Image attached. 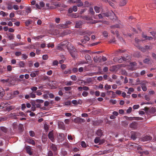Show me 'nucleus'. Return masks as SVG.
<instances>
[{"mask_svg":"<svg viewBox=\"0 0 156 156\" xmlns=\"http://www.w3.org/2000/svg\"><path fill=\"white\" fill-rule=\"evenodd\" d=\"M147 83L146 81H143L140 83L141 86H146V84Z\"/></svg>","mask_w":156,"mask_h":156,"instance_id":"40","label":"nucleus"},{"mask_svg":"<svg viewBox=\"0 0 156 156\" xmlns=\"http://www.w3.org/2000/svg\"><path fill=\"white\" fill-rule=\"evenodd\" d=\"M131 138L133 139V140L136 139L137 138L136 136V134L135 133L133 132V133L131 136Z\"/></svg>","mask_w":156,"mask_h":156,"instance_id":"24","label":"nucleus"},{"mask_svg":"<svg viewBox=\"0 0 156 156\" xmlns=\"http://www.w3.org/2000/svg\"><path fill=\"white\" fill-rule=\"evenodd\" d=\"M94 143L96 144H98V143H100V139L99 137H96L94 139Z\"/></svg>","mask_w":156,"mask_h":156,"instance_id":"34","label":"nucleus"},{"mask_svg":"<svg viewBox=\"0 0 156 156\" xmlns=\"http://www.w3.org/2000/svg\"><path fill=\"white\" fill-rule=\"evenodd\" d=\"M72 73L71 70V69H69L66 70L64 71V73L65 74H71Z\"/></svg>","mask_w":156,"mask_h":156,"instance_id":"25","label":"nucleus"},{"mask_svg":"<svg viewBox=\"0 0 156 156\" xmlns=\"http://www.w3.org/2000/svg\"><path fill=\"white\" fill-rule=\"evenodd\" d=\"M83 38H84V40H85L86 41H87V42L88 41H89L90 40V38L88 37L87 36H84L83 37Z\"/></svg>","mask_w":156,"mask_h":156,"instance_id":"42","label":"nucleus"},{"mask_svg":"<svg viewBox=\"0 0 156 156\" xmlns=\"http://www.w3.org/2000/svg\"><path fill=\"white\" fill-rule=\"evenodd\" d=\"M26 151L27 153L30 155H31L32 154V153L31 150V148L29 146H27L26 148Z\"/></svg>","mask_w":156,"mask_h":156,"instance_id":"8","label":"nucleus"},{"mask_svg":"<svg viewBox=\"0 0 156 156\" xmlns=\"http://www.w3.org/2000/svg\"><path fill=\"white\" fill-rule=\"evenodd\" d=\"M151 61V59L150 58H146L144 60L143 62L145 64H149Z\"/></svg>","mask_w":156,"mask_h":156,"instance_id":"16","label":"nucleus"},{"mask_svg":"<svg viewBox=\"0 0 156 156\" xmlns=\"http://www.w3.org/2000/svg\"><path fill=\"white\" fill-rule=\"evenodd\" d=\"M85 58L88 62H90L91 61V57L88 54H87L85 55Z\"/></svg>","mask_w":156,"mask_h":156,"instance_id":"12","label":"nucleus"},{"mask_svg":"<svg viewBox=\"0 0 156 156\" xmlns=\"http://www.w3.org/2000/svg\"><path fill=\"white\" fill-rule=\"evenodd\" d=\"M82 22L80 21H78L76 22L75 27L77 28H80L82 27Z\"/></svg>","mask_w":156,"mask_h":156,"instance_id":"6","label":"nucleus"},{"mask_svg":"<svg viewBox=\"0 0 156 156\" xmlns=\"http://www.w3.org/2000/svg\"><path fill=\"white\" fill-rule=\"evenodd\" d=\"M25 44V43L22 42H20V43H15L13 45L15 46H18L20 45H23Z\"/></svg>","mask_w":156,"mask_h":156,"instance_id":"20","label":"nucleus"},{"mask_svg":"<svg viewBox=\"0 0 156 156\" xmlns=\"http://www.w3.org/2000/svg\"><path fill=\"white\" fill-rule=\"evenodd\" d=\"M0 129L4 133H6L7 131V129L4 126L0 127Z\"/></svg>","mask_w":156,"mask_h":156,"instance_id":"19","label":"nucleus"},{"mask_svg":"<svg viewBox=\"0 0 156 156\" xmlns=\"http://www.w3.org/2000/svg\"><path fill=\"white\" fill-rule=\"evenodd\" d=\"M139 105H135L133 106V108L134 109H136L139 108Z\"/></svg>","mask_w":156,"mask_h":156,"instance_id":"60","label":"nucleus"},{"mask_svg":"<svg viewBox=\"0 0 156 156\" xmlns=\"http://www.w3.org/2000/svg\"><path fill=\"white\" fill-rule=\"evenodd\" d=\"M96 134L98 136H101L102 135V130L101 129L98 130L97 131Z\"/></svg>","mask_w":156,"mask_h":156,"instance_id":"23","label":"nucleus"},{"mask_svg":"<svg viewBox=\"0 0 156 156\" xmlns=\"http://www.w3.org/2000/svg\"><path fill=\"white\" fill-rule=\"evenodd\" d=\"M81 145L83 147H87L86 143L84 141H82L81 142Z\"/></svg>","mask_w":156,"mask_h":156,"instance_id":"41","label":"nucleus"},{"mask_svg":"<svg viewBox=\"0 0 156 156\" xmlns=\"http://www.w3.org/2000/svg\"><path fill=\"white\" fill-rule=\"evenodd\" d=\"M110 102L112 103L113 104H115L116 103V101L115 100L111 99L110 100Z\"/></svg>","mask_w":156,"mask_h":156,"instance_id":"58","label":"nucleus"},{"mask_svg":"<svg viewBox=\"0 0 156 156\" xmlns=\"http://www.w3.org/2000/svg\"><path fill=\"white\" fill-rule=\"evenodd\" d=\"M34 66L35 67L37 68L39 67L40 66L39 63L38 62H37L36 63H35L34 64Z\"/></svg>","mask_w":156,"mask_h":156,"instance_id":"63","label":"nucleus"},{"mask_svg":"<svg viewBox=\"0 0 156 156\" xmlns=\"http://www.w3.org/2000/svg\"><path fill=\"white\" fill-rule=\"evenodd\" d=\"M58 142H62L64 140V135L63 133H59L58 136Z\"/></svg>","mask_w":156,"mask_h":156,"instance_id":"3","label":"nucleus"},{"mask_svg":"<svg viewBox=\"0 0 156 156\" xmlns=\"http://www.w3.org/2000/svg\"><path fill=\"white\" fill-rule=\"evenodd\" d=\"M126 61V58L125 57H122V56H121V58H120V59H118V61L119 63H121L123 61Z\"/></svg>","mask_w":156,"mask_h":156,"instance_id":"22","label":"nucleus"},{"mask_svg":"<svg viewBox=\"0 0 156 156\" xmlns=\"http://www.w3.org/2000/svg\"><path fill=\"white\" fill-rule=\"evenodd\" d=\"M16 114V115H20L23 116H26L24 113L22 112H18L17 114Z\"/></svg>","mask_w":156,"mask_h":156,"instance_id":"29","label":"nucleus"},{"mask_svg":"<svg viewBox=\"0 0 156 156\" xmlns=\"http://www.w3.org/2000/svg\"><path fill=\"white\" fill-rule=\"evenodd\" d=\"M13 9L16 10H17L19 9V6L17 5H13Z\"/></svg>","mask_w":156,"mask_h":156,"instance_id":"61","label":"nucleus"},{"mask_svg":"<svg viewBox=\"0 0 156 156\" xmlns=\"http://www.w3.org/2000/svg\"><path fill=\"white\" fill-rule=\"evenodd\" d=\"M50 148L54 151H56L57 150V148L56 146L53 144H51L50 146Z\"/></svg>","mask_w":156,"mask_h":156,"instance_id":"9","label":"nucleus"},{"mask_svg":"<svg viewBox=\"0 0 156 156\" xmlns=\"http://www.w3.org/2000/svg\"><path fill=\"white\" fill-rule=\"evenodd\" d=\"M78 70V68L76 67L73 68L72 69V71L74 73H76L77 72Z\"/></svg>","mask_w":156,"mask_h":156,"instance_id":"44","label":"nucleus"},{"mask_svg":"<svg viewBox=\"0 0 156 156\" xmlns=\"http://www.w3.org/2000/svg\"><path fill=\"white\" fill-rule=\"evenodd\" d=\"M15 106L12 105H10L8 106L6 108V110L7 111L9 112L12 109H13L15 108Z\"/></svg>","mask_w":156,"mask_h":156,"instance_id":"13","label":"nucleus"},{"mask_svg":"<svg viewBox=\"0 0 156 156\" xmlns=\"http://www.w3.org/2000/svg\"><path fill=\"white\" fill-rule=\"evenodd\" d=\"M129 126L131 128L136 129L137 128L138 124L136 122H132L130 124Z\"/></svg>","mask_w":156,"mask_h":156,"instance_id":"5","label":"nucleus"},{"mask_svg":"<svg viewBox=\"0 0 156 156\" xmlns=\"http://www.w3.org/2000/svg\"><path fill=\"white\" fill-rule=\"evenodd\" d=\"M65 83V84L66 86H70L72 84L73 82L71 81H67Z\"/></svg>","mask_w":156,"mask_h":156,"instance_id":"38","label":"nucleus"},{"mask_svg":"<svg viewBox=\"0 0 156 156\" xmlns=\"http://www.w3.org/2000/svg\"><path fill=\"white\" fill-rule=\"evenodd\" d=\"M126 4V0H122L120 3V5L121 6H123L125 5Z\"/></svg>","mask_w":156,"mask_h":156,"instance_id":"21","label":"nucleus"},{"mask_svg":"<svg viewBox=\"0 0 156 156\" xmlns=\"http://www.w3.org/2000/svg\"><path fill=\"white\" fill-rule=\"evenodd\" d=\"M30 76L32 77H34L36 76V74L34 72L31 73L30 74Z\"/></svg>","mask_w":156,"mask_h":156,"instance_id":"54","label":"nucleus"},{"mask_svg":"<svg viewBox=\"0 0 156 156\" xmlns=\"http://www.w3.org/2000/svg\"><path fill=\"white\" fill-rule=\"evenodd\" d=\"M141 87L142 88V90L144 91H147V88L146 87V86H141Z\"/></svg>","mask_w":156,"mask_h":156,"instance_id":"52","label":"nucleus"},{"mask_svg":"<svg viewBox=\"0 0 156 156\" xmlns=\"http://www.w3.org/2000/svg\"><path fill=\"white\" fill-rule=\"evenodd\" d=\"M22 58H23L24 59H27V58H28V56H27L26 55V54H22Z\"/></svg>","mask_w":156,"mask_h":156,"instance_id":"53","label":"nucleus"},{"mask_svg":"<svg viewBox=\"0 0 156 156\" xmlns=\"http://www.w3.org/2000/svg\"><path fill=\"white\" fill-rule=\"evenodd\" d=\"M48 58V56L47 55H43L42 58L44 60H46Z\"/></svg>","mask_w":156,"mask_h":156,"instance_id":"46","label":"nucleus"},{"mask_svg":"<svg viewBox=\"0 0 156 156\" xmlns=\"http://www.w3.org/2000/svg\"><path fill=\"white\" fill-rule=\"evenodd\" d=\"M4 89L0 86V99H2L5 94Z\"/></svg>","mask_w":156,"mask_h":156,"instance_id":"7","label":"nucleus"},{"mask_svg":"<svg viewBox=\"0 0 156 156\" xmlns=\"http://www.w3.org/2000/svg\"><path fill=\"white\" fill-rule=\"evenodd\" d=\"M44 127L45 130L47 132L49 128V126L47 124H44Z\"/></svg>","mask_w":156,"mask_h":156,"instance_id":"35","label":"nucleus"},{"mask_svg":"<svg viewBox=\"0 0 156 156\" xmlns=\"http://www.w3.org/2000/svg\"><path fill=\"white\" fill-rule=\"evenodd\" d=\"M37 89V88L36 87H33L31 88V90L33 91H36Z\"/></svg>","mask_w":156,"mask_h":156,"instance_id":"55","label":"nucleus"},{"mask_svg":"<svg viewBox=\"0 0 156 156\" xmlns=\"http://www.w3.org/2000/svg\"><path fill=\"white\" fill-rule=\"evenodd\" d=\"M66 26V25L64 24H59L58 26L59 28L62 27V28H65Z\"/></svg>","mask_w":156,"mask_h":156,"instance_id":"47","label":"nucleus"},{"mask_svg":"<svg viewBox=\"0 0 156 156\" xmlns=\"http://www.w3.org/2000/svg\"><path fill=\"white\" fill-rule=\"evenodd\" d=\"M132 110V108L131 107H130L127 110L126 112L128 113H130Z\"/></svg>","mask_w":156,"mask_h":156,"instance_id":"59","label":"nucleus"},{"mask_svg":"<svg viewBox=\"0 0 156 156\" xmlns=\"http://www.w3.org/2000/svg\"><path fill=\"white\" fill-rule=\"evenodd\" d=\"M142 37L146 39L149 40H152L153 39V38L151 37L147 36V35H145L144 34H142Z\"/></svg>","mask_w":156,"mask_h":156,"instance_id":"14","label":"nucleus"},{"mask_svg":"<svg viewBox=\"0 0 156 156\" xmlns=\"http://www.w3.org/2000/svg\"><path fill=\"white\" fill-rule=\"evenodd\" d=\"M93 33V32H92V31H88V30H87V31L83 32V33L82 34L83 35H85L86 34H87L88 35L90 36Z\"/></svg>","mask_w":156,"mask_h":156,"instance_id":"15","label":"nucleus"},{"mask_svg":"<svg viewBox=\"0 0 156 156\" xmlns=\"http://www.w3.org/2000/svg\"><path fill=\"white\" fill-rule=\"evenodd\" d=\"M126 51V50L125 49H118L117 50L115 54L116 55L117 54L119 53H122L125 52Z\"/></svg>","mask_w":156,"mask_h":156,"instance_id":"18","label":"nucleus"},{"mask_svg":"<svg viewBox=\"0 0 156 156\" xmlns=\"http://www.w3.org/2000/svg\"><path fill=\"white\" fill-rule=\"evenodd\" d=\"M105 88L106 90L110 89L111 88V86L108 85V84H106L105 86Z\"/></svg>","mask_w":156,"mask_h":156,"instance_id":"36","label":"nucleus"},{"mask_svg":"<svg viewBox=\"0 0 156 156\" xmlns=\"http://www.w3.org/2000/svg\"><path fill=\"white\" fill-rule=\"evenodd\" d=\"M137 47L143 52H145L146 51V49L143 47H141L139 46H137Z\"/></svg>","mask_w":156,"mask_h":156,"instance_id":"27","label":"nucleus"},{"mask_svg":"<svg viewBox=\"0 0 156 156\" xmlns=\"http://www.w3.org/2000/svg\"><path fill=\"white\" fill-rule=\"evenodd\" d=\"M21 54V52L20 51H16L15 53V55L17 56H19Z\"/></svg>","mask_w":156,"mask_h":156,"instance_id":"57","label":"nucleus"},{"mask_svg":"<svg viewBox=\"0 0 156 156\" xmlns=\"http://www.w3.org/2000/svg\"><path fill=\"white\" fill-rule=\"evenodd\" d=\"M48 136L49 139L52 142H55V138L53 131L50 132L48 134Z\"/></svg>","mask_w":156,"mask_h":156,"instance_id":"1","label":"nucleus"},{"mask_svg":"<svg viewBox=\"0 0 156 156\" xmlns=\"http://www.w3.org/2000/svg\"><path fill=\"white\" fill-rule=\"evenodd\" d=\"M88 95V93L86 91H83L82 94V95L84 97H87Z\"/></svg>","mask_w":156,"mask_h":156,"instance_id":"49","label":"nucleus"},{"mask_svg":"<svg viewBox=\"0 0 156 156\" xmlns=\"http://www.w3.org/2000/svg\"><path fill=\"white\" fill-rule=\"evenodd\" d=\"M89 12L90 13L91 15H94L95 12L92 8L90 7V8L89 9Z\"/></svg>","mask_w":156,"mask_h":156,"instance_id":"28","label":"nucleus"},{"mask_svg":"<svg viewBox=\"0 0 156 156\" xmlns=\"http://www.w3.org/2000/svg\"><path fill=\"white\" fill-rule=\"evenodd\" d=\"M65 90L66 91H68L72 89V88L71 87H64Z\"/></svg>","mask_w":156,"mask_h":156,"instance_id":"39","label":"nucleus"},{"mask_svg":"<svg viewBox=\"0 0 156 156\" xmlns=\"http://www.w3.org/2000/svg\"><path fill=\"white\" fill-rule=\"evenodd\" d=\"M28 142L29 143L33 145H35V144L34 141V140L32 139H29V140H28Z\"/></svg>","mask_w":156,"mask_h":156,"instance_id":"30","label":"nucleus"},{"mask_svg":"<svg viewBox=\"0 0 156 156\" xmlns=\"http://www.w3.org/2000/svg\"><path fill=\"white\" fill-rule=\"evenodd\" d=\"M102 15L104 16L108 17L111 15V14L108 12H107L105 13H102Z\"/></svg>","mask_w":156,"mask_h":156,"instance_id":"32","label":"nucleus"},{"mask_svg":"<svg viewBox=\"0 0 156 156\" xmlns=\"http://www.w3.org/2000/svg\"><path fill=\"white\" fill-rule=\"evenodd\" d=\"M53 154L52 152L50 151H49L48 152V156H52Z\"/></svg>","mask_w":156,"mask_h":156,"instance_id":"64","label":"nucleus"},{"mask_svg":"<svg viewBox=\"0 0 156 156\" xmlns=\"http://www.w3.org/2000/svg\"><path fill=\"white\" fill-rule=\"evenodd\" d=\"M71 79L73 81H76L77 79L76 76L75 75H73L70 76Z\"/></svg>","mask_w":156,"mask_h":156,"instance_id":"33","label":"nucleus"},{"mask_svg":"<svg viewBox=\"0 0 156 156\" xmlns=\"http://www.w3.org/2000/svg\"><path fill=\"white\" fill-rule=\"evenodd\" d=\"M30 97L32 98H34L36 97V95L35 94V92L34 91H32L31 93H30Z\"/></svg>","mask_w":156,"mask_h":156,"instance_id":"31","label":"nucleus"},{"mask_svg":"<svg viewBox=\"0 0 156 156\" xmlns=\"http://www.w3.org/2000/svg\"><path fill=\"white\" fill-rule=\"evenodd\" d=\"M72 102L73 104L77 105L78 104V103L77 102V101L76 100H73L72 101Z\"/></svg>","mask_w":156,"mask_h":156,"instance_id":"62","label":"nucleus"},{"mask_svg":"<svg viewBox=\"0 0 156 156\" xmlns=\"http://www.w3.org/2000/svg\"><path fill=\"white\" fill-rule=\"evenodd\" d=\"M29 134L30 136L32 137L34 136L35 135L34 132L32 131H29Z\"/></svg>","mask_w":156,"mask_h":156,"instance_id":"43","label":"nucleus"},{"mask_svg":"<svg viewBox=\"0 0 156 156\" xmlns=\"http://www.w3.org/2000/svg\"><path fill=\"white\" fill-rule=\"evenodd\" d=\"M85 121L84 119L79 117H77L75 118L74 120V122L76 123H83L85 122Z\"/></svg>","mask_w":156,"mask_h":156,"instance_id":"2","label":"nucleus"},{"mask_svg":"<svg viewBox=\"0 0 156 156\" xmlns=\"http://www.w3.org/2000/svg\"><path fill=\"white\" fill-rule=\"evenodd\" d=\"M40 5L41 7V8L42 7H44L45 6V4L43 2H40Z\"/></svg>","mask_w":156,"mask_h":156,"instance_id":"48","label":"nucleus"},{"mask_svg":"<svg viewBox=\"0 0 156 156\" xmlns=\"http://www.w3.org/2000/svg\"><path fill=\"white\" fill-rule=\"evenodd\" d=\"M31 12V8L28 7L26 9V12L28 14L29 13H30Z\"/></svg>","mask_w":156,"mask_h":156,"instance_id":"50","label":"nucleus"},{"mask_svg":"<svg viewBox=\"0 0 156 156\" xmlns=\"http://www.w3.org/2000/svg\"><path fill=\"white\" fill-rule=\"evenodd\" d=\"M144 97L145 100H146L147 101H149L150 100V98L149 96L148 95H145V96Z\"/></svg>","mask_w":156,"mask_h":156,"instance_id":"56","label":"nucleus"},{"mask_svg":"<svg viewBox=\"0 0 156 156\" xmlns=\"http://www.w3.org/2000/svg\"><path fill=\"white\" fill-rule=\"evenodd\" d=\"M58 64V61L57 60H55L53 61L52 63V66H57Z\"/></svg>","mask_w":156,"mask_h":156,"instance_id":"37","label":"nucleus"},{"mask_svg":"<svg viewBox=\"0 0 156 156\" xmlns=\"http://www.w3.org/2000/svg\"><path fill=\"white\" fill-rule=\"evenodd\" d=\"M72 9H73V11L74 12H76L77 10V6H73L72 7Z\"/></svg>","mask_w":156,"mask_h":156,"instance_id":"51","label":"nucleus"},{"mask_svg":"<svg viewBox=\"0 0 156 156\" xmlns=\"http://www.w3.org/2000/svg\"><path fill=\"white\" fill-rule=\"evenodd\" d=\"M103 34L105 37H107L108 36V33L107 31H105L103 32Z\"/></svg>","mask_w":156,"mask_h":156,"instance_id":"45","label":"nucleus"},{"mask_svg":"<svg viewBox=\"0 0 156 156\" xmlns=\"http://www.w3.org/2000/svg\"><path fill=\"white\" fill-rule=\"evenodd\" d=\"M152 139V137L150 136L146 135L143 136L141 138L142 140L143 141H147L151 140Z\"/></svg>","mask_w":156,"mask_h":156,"instance_id":"4","label":"nucleus"},{"mask_svg":"<svg viewBox=\"0 0 156 156\" xmlns=\"http://www.w3.org/2000/svg\"><path fill=\"white\" fill-rule=\"evenodd\" d=\"M94 9L97 13H99L100 11V7L97 6H95L94 7Z\"/></svg>","mask_w":156,"mask_h":156,"instance_id":"26","label":"nucleus"},{"mask_svg":"<svg viewBox=\"0 0 156 156\" xmlns=\"http://www.w3.org/2000/svg\"><path fill=\"white\" fill-rule=\"evenodd\" d=\"M76 3H77V6L78 7L82 6L83 5L81 0H76Z\"/></svg>","mask_w":156,"mask_h":156,"instance_id":"10","label":"nucleus"},{"mask_svg":"<svg viewBox=\"0 0 156 156\" xmlns=\"http://www.w3.org/2000/svg\"><path fill=\"white\" fill-rule=\"evenodd\" d=\"M18 65L20 67H24L25 66V63L23 61H20L19 62Z\"/></svg>","mask_w":156,"mask_h":156,"instance_id":"11","label":"nucleus"},{"mask_svg":"<svg viewBox=\"0 0 156 156\" xmlns=\"http://www.w3.org/2000/svg\"><path fill=\"white\" fill-rule=\"evenodd\" d=\"M32 23V21L30 20H27L25 22V24L26 26H28Z\"/></svg>","mask_w":156,"mask_h":156,"instance_id":"17","label":"nucleus"}]
</instances>
